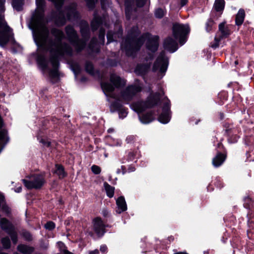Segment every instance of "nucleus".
<instances>
[{
    "label": "nucleus",
    "mask_w": 254,
    "mask_h": 254,
    "mask_svg": "<svg viewBox=\"0 0 254 254\" xmlns=\"http://www.w3.org/2000/svg\"><path fill=\"white\" fill-rule=\"evenodd\" d=\"M146 2V0H135V5L137 8L143 7Z\"/></svg>",
    "instance_id": "obj_61"
},
{
    "label": "nucleus",
    "mask_w": 254,
    "mask_h": 254,
    "mask_svg": "<svg viewBox=\"0 0 254 254\" xmlns=\"http://www.w3.org/2000/svg\"><path fill=\"white\" fill-rule=\"evenodd\" d=\"M158 121L163 124L168 123L171 120L170 113L162 112L158 117Z\"/></svg>",
    "instance_id": "obj_31"
},
{
    "label": "nucleus",
    "mask_w": 254,
    "mask_h": 254,
    "mask_svg": "<svg viewBox=\"0 0 254 254\" xmlns=\"http://www.w3.org/2000/svg\"><path fill=\"white\" fill-rule=\"evenodd\" d=\"M127 108L123 106L119 101L112 102L110 105V111L112 113L118 112L119 117L124 119L128 113Z\"/></svg>",
    "instance_id": "obj_12"
},
{
    "label": "nucleus",
    "mask_w": 254,
    "mask_h": 254,
    "mask_svg": "<svg viewBox=\"0 0 254 254\" xmlns=\"http://www.w3.org/2000/svg\"><path fill=\"white\" fill-rule=\"evenodd\" d=\"M0 226L6 233L15 228L13 224L7 218H2L0 220Z\"/></svg>",
    "instance_id": "obj_22"
},
{
    "label": "nucleus",
    "mask_w": 254,
    "mask_h": 254,
    "mask_svg": "<svg viewBox=\"0 0 254 254\" xmlns=\"http://www.w3.org/2000/svg\"><path fill=\"white\" fill-rule=\"evenodd\" d=\"M55 168L56 169L53 171V173L57 174L60 179H63L67 176V174L65 172L63 165L57 163L55 164Z\"/></svg>",
    "instance_id": "obj_26"
},
{
    "label": "nucleus",
    "mask_w": 254,
    "mask_h": 254,
    "mask_svg": "<svg viewBox=\"0 0 254 254\" xmlns=\"http://www.w3.org/2000/svg\"><path fill=\"white\" fill-rule=\"evenodd\" d=\"M118 63V61L115 59H108L107 60V64L111 67H116Z\"/></svg>",
    "instance_id": "obj_53"
},
{
    "label": "nucleus",
    "mask_w": 254,
    "mask_h": 254,
    "mask_svg": "<svg viewBox=\"0 0 254 254\" xmlns=\"http://www.w3.org/2000/svg\"><path fill=\"white\" fill-rule=\"evenodd\" d=\"M244 207L247 209H251L253 208L254 203V199L250 195L245 196L243 199Z\"/></svg>",
    "instance_id": "obj_32"
},
{
    "label": "nucleus",
    "mask_w": 254,
    "mask_h": 254,
    "mask_svg": "<svg viewBox=\"0 0 254 254\" xmlns=\"http://www.w3.org/2000/svg\"><path fill=\"white\" fill-rule=\"evenodd\" d=\"M55 120H50L48 118L43 119L41 121V127L37 132L38 139L41 137H53V132L56 131L58 126L55 123Z\"/></svg>",
    "instance_id": "obj_5"
},
{
    "label": "nucleus",
    "mask_w": 254,
    "mask_h": 254,
    "mask_svg": "<svg viewBox=\"0 0 254 254\" xmlns=\"http://www.w3.org/2000/svg\"><path fill=\"white\" fill-rule=\"evenodd\" d=\"M246 161L251 162L254 161V153L248 151L246 152Z\"/></svg>",
    "instance_id": "obj_59"
},
{
    "label": "nucleus",
    "mask_w": 254,
    "mask_h": 254,
    "mask_svg": "<svg viewBox=\"0 0 254 254\" xmlns=\"http://www.w3.org/2000/svg\"><path fill=\"white\" fill-rule=\"evenodd\" d=\"M141 91L142 88L138 85H129L121 93V96L125 100L129 101L137 93Z\"/></svg>",
    "instance_id": "obj_9"
},
{
    "label": "nucleus",
    "mask_w": 254,
    "mask_h": 254,
    "mask_svg": "<svg viewBox=\"0 0 254 254\" xmlns=\"http://www.w3.org/2000/svg\"><path fill=\"white\" fill-rule=\"evenodd\" d=\"M161 94L158 92L151 91L146 100L136 104L139 112H143L147 109H152L161 104Z\"/></svg>",
    "instance_id": "obj_3"
},
{
    "label": "nucleus",
    "mask_w": 254,
    "mask_h": 254,
    "mask_svg": "<svg viewBox=\"0 0 254 254\" xmlns=\"http://www.w3.org/2000/svg\"><path fill=\"white\" fill-rule=\"evenodd\" d=\"M151 67V63H143L138 64L135 68L136 73L141 76L147 74Z\"/></svg>",
    "instance_id": "obj_20"
},
{
    "label": "nucleus",
    "mask_w": 254,
    "mask_h": 254,
    "mask_svg": "<svg viewBox=\"0 0 254 254\" xmlns=\"http://www.w3.org/2000/svg\"><path fill=\"white\" fill-rule=\"evenodd\" d=\"M168 64L169 60L165 52L161 51L153 64L152 71L155 72L159 70V72L164 75L167 70Z\"/></svg>",
    "instance_id": "obj_8"
},
{
    "label": "nucleus",
    "mask_w": 254,
    "mask_h": 254,
    "mask_svg": "<svg viewBox=\"0 0 254 254\" xmlns=\"http://www.w3.org/2000/svg\"><path fill=\"white\" fill-rule=\"evenodd\" d=\"M140 121L143 124H148L155 120V112L149 111L146 113L139 115Z\"/></svg>",
    "instance_id": "obj_18"
},
{
    "label": "nucleus",
    "mask_w": 254,
    "mask_h": 254,
    "mask_svg": "<svg viewBox=\"0 0 254 254\" xmlns=\"http://www.w3.org/2000/svg\"><path fill=\"white\" fill-rule=\"evenodd\" d=\"M240 136L237 134H232L227 137V140L229 143H237Z\"/></svg>",
    "instance_id": "obj_48"
},
{
    "label": "nucleus",
    "mask_w": 254,
    "mask_h": 254,
    "mask_svg": "<svg viewBox=\"0 0 254 254\" xmlns=\"http://www.w3.org/2000/svg\"><path fill=\"white\" fill-rule=\"evenodd\" d=\"M42 33L43 35L38 40L34 38V40L41 51L49 52L50 57L48 60L44 54H38L36 58L37 64L43 71L49 70V76L51 78H59L60 75V60L65 55L71 56L72 49L67 43H62V40L65 37L62 30L56 28L51 29V33L55 39H49L48 46L46 42L49 38L50 31L45 25L42 27Z\"/></svg>",
    "instance_id": "obj_1"
},
{
    "label": "nucleus",
    "mask_w": 254,
    "mask_h": 254,
    "mask_svg": "<svg viewBox=\"0 0 254 254\" xmlns=\"http://www.w3.org/2000/svg\"><path fill=\"white\" fill-rule=\"evenodd\" d=\"M0 208H1L2 211L5 213L9 214L10 213V208L5 203L2 204Z\"/></svg>",
    "instance_id": "obj_64"
},
{
    "label": "nucleus",
    "mask_w": 254,
    "mask_h": 254,
    "mask_svg": "<svg viewBox=\"0 0 254 254\" xmlns=\"http://www.w3.org/2000/svg\"><path fill=\"white\" fill-rule=\"evenodd\" d=\"M225 4L224 0H215L214 7L216 11L222 12L224 9Z\"/></svg>",
    "instance_id": "obj_35"
},
{
    "label": "nucleus",
    "mask_w": 254,
    "mask_h": 254,
    "mask_svg": "<svg viewBox=\"0 0 254 254\" xmlns=\"http://www.w3.org/2000/svg\"><path fill=\"white\" fill-rule=\"evenodd\" d=\"M245 17V11L244 9L241 8L239 10L235 17V24L238 26L242 25Z\"/></svg>",
    "instance_id": "obj_28"
},
{
    "label": "nucleus",
    "mask_w": 254,
    "mask_h": 254,
    "mask_svg": "<svg viewBox=\"0 0 254 254\" xmlns=\"http://www.w3.org/2000/svg\"><path fill=\"white\" fill-rule=\"evenodd\" d=\"M1 243L4 249H9L11 247V242L8 237H5L1 239Z\"/></svg>",
    "instance_id": "obj_42"
},
{
    "label": "nucleus",
    "mask_w": 254,
    "mask_h": 254,
    "mask_svg": "<svg viewBox=\"0 0 254 254\" xmlns=\"http://www.w3.org/2000/svg\"><path fill=\"white\" fill-rule=\"evenodd\" d=\"M165 14L164 10L160 7L156 8L154 11L155 17L158 19L162 18L164 16Z\"/></svg>",
    "instance_id": "obj_44"
},
{
    "label": "nucleus",
    "mask_w": 254,
    "mask_h": 254,
    "mask_svg": "<svg viewBox=\"0 0 254 254\" xmlns=\"http://www.w3.org/2000/svg\"><path fill=\"white\" fill-rule=\"evenodd\" d=\"M71 70L73 71L75 75H78L80 73L81 68L80 64L77 62L72 63L70 64Z\"/></svg>",
    "instance_id": "obj_39"
},
{
    "label": "nucleus",
    "mask_w": 254,
    "mask_h": 254,
    "mask_svg": "<svg viewBox=\"0 0 254 254\" xmlns=\"http://www.w3.org/2000/svg\"><path fill=\"white\" fill-rule=\"evenodd\" d=\"M167 101L165 102L162 107V112L164 113H171V102L167 98Z\"/></svg>",
    "instance_id": "obj_45"
},
{
    "label": "nucleus",
    "mask_w": 254,
    "mask_h": 254,
    "mask_svg": "<svg viewBox=\"0 0 254 254\" xmlns=\"http://www.w3.org/2000/svg\"><path fill=\"white\" fill-rule=\"evenodd\" d=\"M102 214L104 216V218H106V219L104 220V222L106 223L108 221V219H109V221L111 222L113 221V219L112 218V215L109 213V211L107 209H103L102 211Z\"/></svg>",
    "instance_id": "obj_43"
},
{
    "label": "nucleus",
    "mask_w": 254,
    "mask_h": 254,
    "mask_svg": "<svg viewBox=\"0 0 254 254\" xmlns=\"http://www.w3.org/2000/svg\"><path fill=\"white\" fill-rule=\"evenodd\" d=\"M116 204L118 206V213L120 214L127 210V205L124 196H120L117 198Z\"/></svg>",
    "instance_id": "obj_23"
},
{
    "label": "nucleus",
    "mask_w": 254,
    "mask_h": 254,
    "mask_svg": "<svg viewBox=\"0 0 254 254\" xmlns=\"http://www.w3.org/2000/svg\"><path fill=\"white\" fill-rule=\"evenodd\" d=\"M10 31H7V29H4L3 31H0V46L2 47H5L10 39H12V42L13 44L16 42L13 37V34L11 35L8 34Z\"/></svg>",
    "instance_id": "obj_16"
},
{
    "label": "nucleus",
    "mask_w": 254,
    "mask_h": 254,
    "mask_svg": "<svg viewBox=\"0 0 254 254\" xmlns=\"http://www.w3.org/2000/svg\"><path fill=\"white\" fill-rule=\"evenodd\" d=\"M57 246L59 249V250L61 252L64 253V250H67V247L65 245L62 241H59L57 243Z\"/></svg>",
    "instance_id": "obj_58"
},
{
    "label": "nucleus",
    "mask_w": 254,
    "mask_h": 254,
    "mask_svg": "<svg viewBox=\"0 0 254 254\" xmlns=\"http://www.w3.org/2000/svg\"><path fill=\"white\" fill-rule=\"evenodd\" d=\"M91 171L95 175H99L101 172V168L96 165H93L91 168Z\"/></svg>",
    "instance_id": "obj_56"
},
{
    "label": "nucleus",
    "mask_w": 254,
    "mask_h": 254,
    "mask_svg": "<svg viewBox=\"0 0 254 254\" xmlns=\"http://www.w3.org/2000/svg\"><path fill=\"white\" fill-rule=\"evenodd\" d=\"M144 44L142 35L139 37L138 39H125L124 44V49L127 56L134 57L140 51Z\"/></svg>",
    "instance_id": "obj_6"
},
{
    "label": "nucleus",
    "mask_w": 254,
    "mask_h": 254,
    "mask_svg": "<svg viewBox=\"0 0 254 254\" xmlns=\"http://www.w3.org/2000/svg\"><path fill=\"white\" fill-rule=\"evenodd\" d=\"M211 183H213V185H214L216 188L221 189L223 187V183L222 181L219 178H216L214 181L213 182H212Z\"/></svg>",
    "instance_id": "obj_55"
},
{
    "label": "nucleus",
    "mask_w": 254,
    "mask_h": 254,
    "mask_svg": "<svg viewBox=\"0 0 254 254\" xmlns=\"http://www.w3.org/2000/svg\"><path fill=\"white\" fill-rule=\"evenodd\" d=\"M24 3V0H12L11 2L13 8L17 11H21L23 10Z\"/></svg>",
    "instance_id": "obj_30"
},
{
    "label": "nucleus",
    "mask_w": 254,
    "mask_h": 254,
    "mask_svg": "<svg viewBox=\"0 0 254 254\" xmlns=\"http://www.w3.org/2000/svg\"><path fill=\"white\" fill-rule=\"evenodd\" d=\"M218 150V151H221V152H225V151H227V149H226V148L224 147V146L223 145V144H222V143L221 142V141H220V142H219L217 145V148H216V151Z\"/></svg>",
    "instance_id": "obj_63"
},
{
    "label": "nucleus",
    "mask_w": 254,
    "mask_h": 254,
    "mask_svg": "<svg viewBox=\"0 0 254 254\" xmlns=\"http://www.w3.org/2000/svg\"><path fill=\"white\" fill-rule=\"evenodd\" d=\"M17 250L22 254H32L34 253L35 248L29 245L20 244L17 246Z\"/></svg>",
    "instance_id": "obj_25"
},
{
    "label": "nucleus",
    "mask_w": 254,
    "mask_h": 254,
    "mask_svg": "<svg viewBox=\"0 0 254 254\" xmlns=\"http://www.w3.org/2000/svg\"><path fill=\"white\" fill-rule=\"evenodd\" d=\"M85 70L88 74L94 75L95 68L93 64L90 61H86L85 63Z\"/></svg>",
    "instance_id": "obj_33"
},
{
    "label": "nucleus",
    "mask_w": 254,
    "mask_h": 254,
    "mask_svg": "<svg viewBox=\"0 0 254 254\" xmlns=\"http://www.w3.org/2000/svg\"><path fill=\"white\" fill-rule=\"evenodd\" d=\"M115 36V33L111 30H109L107 33V44H110L115 40L114 39V36Z\"/></svg>",
    "instance_id": "obj_47"
},
{
    "label": "nucleus",
    "mask_w": 254,
    "mask_h": 254,
    "mask_svg": "<svg viewBox=\"0 0 254 254\" xmlns=\"http://www.w3.org/2000/svg\"><path fill=\"white\" fill-rule=\"evenodd\" d=\"M110 81L114 87L117 88H123L126 84V81L125 80L114 73L111 74L110 76Z\"/></svg>",
    "instance_id": "obj_19"
},
{
    "label": "nucleus",
    "mask_w": 254,
    "mask_h": 254,
    "mask_svg": "<svg viewBox=\"0 0 254 254\" xmlns=\"http://www.w3.org/2000/svg\"><path fill=\"white\" fill-rule=\"evenodd\" d=\"M136 137L135 135H128L127 137L126 141L127 143H133L136 140Z\"/></svg>",
    "instance_id": "obj_62"
},
{
    "label": "nucleus",
    "mask_w": 254,
    "mask_h": 254,
    "mask_svg": "<svg viewBox=\"0 0 254 254\" xmlns=\"http://www.w3.org/2000/svg\"><path fill=\"white\" fill-rule=\"evenodd\" d=\"M106 31L105 29L101 27L99 29V34H98V39L99 40V44L101 45H104L105 44V36Z\"/></svg>",
    "instance_id": "obj_41"
},
{
    "label": "nucleus",
    "mask_w": 254,
    "mask_h": 254,
    "mask_svg": "<svg viewBox=\"0 0 254 254\" xmlns=\"http://www.w3.org/2000/svg\"><path fill=\"white\" fill-rule=\"evenodd\" d=\"M7 234L10 236L12 243L16 245L18 242V235L15 229L14 228L12 230L8 232Z\"/></svg>",
    "instance_id": "obj_40"
},
{
    "label": "nucleus",
    "mask_w": 254,
    "mask_h": 254,
    "mask_svg": "<svg viewBox=\"0 0 254 254\" xmlns=\"http://www.w3.org/2000/svg\"><path fill=\"white\" fill-rule=\"evenodd\" d=\"M45 10L36 9L32 14L31 19V25L29 27L31 29L42 25L45 19Z\"/></svg>",
    "instance_id": "obj_10"
},
{
    "label": "nucleus",
    "mask_w": 254,
    "mask_h": 254,
    "mask_svg": "<svg viewBox=\"0 0 254 254\" xmlns=\"http://www.w3.org/2000/svg\"><path fill=\"white\" fill-rule=\"evenodd\" d=\"M172 35L174 39L178 40L181 46L184 45L188 40L190 28L188 25H184L178 22L173 23Z\"/></svg>",
    "instance_id": "obj_4"
},
{
    "label": "nucleus",
    "mask_w": 254,
    "mask_h": 254,
    "mask_svg": "<svg viewBox=\"0 0 254 254\" xmlns=\"http://www.w3.org/2000/svg\"><path fill=\"white\" fill-rule=\"evenodd\" d=\"M115 33V37L120 38L122 37L123 35V29L121 25L119 26L118 29L117 31L114 32Z\"/></svg>",
    "instance_id": "obj_57"
},
{
    "label": "nucleus",
    "mask_w": 254,
    "mask_h": 254,
    "mask_svg": "<svg viewBox=\"0 0 254 254\" xmlns=\"http://www.w3.org/2000/svg\"><path fill=\"white\" fill-rule=\"evenodd\" d=\"M86 2L87 7L90 10H93L95 8L96 3L98 0H84Z\"/></svg>",
    "instance_id": "obj_46"
},
{
    "label": "nucleus",
    "mask_w": 254,
    "mask_h": 254,
    "mask_svg": "<svg viewBox=\"0 0 254 254\" xmlns=\"http://www.w3.org/2000/svg\"><path fill=\"white\" fill-rule=\"evenodd\" d=\"M218 98L223 102L228 100V93L227 91H222L218 94Z\"/></svg>",
    "instance_id": "obj_54"
},
{
    "label": "nucleus",
    "mask_w": 254,
    "mask_h": 254,
    "mask_svg": "<svg viewBox=\"0 0 254 254\" xmlns=\"http://www.w3.org/2000/svg\"><path fill=\"white\" fill-rule=\"evenodd\" d=\"M144 43H145L146 50L153 53H155L159 46V37L158 35H152L149 32H145L142 34Z\"/></svg>",
    "instance_id": "obj_7"
},
{
    "label": "nucleus",
    "mask_w": 254,
    "mask_h": 254,
    "mask_svg": "<svg viewBox=\"0 0 254 254\" xmlns=\"http://www.w3.org/2000/svg\"><path fill=\"white\" fill-rule=\"evenodd\" d=\"M47 137H40V139H38L39 142L42 143L44 145L46 146L47 147H49L51 145V143L50 141H46L44 138H47Z\"/></svg>",
    "instance_id": "obj_60"
},
{
    "label": "nucleus",
    "mask_w": 254,
    "mask_h": 254,
    "mask_svg": "<svg viewBox=\"0 0 254 254\" xmlns=\"http://www.w3.org/2000/svg\"><path fill=\"white\" fill-rule=\"evenodd\" d=\"M44 227L46 230L52 231L56 228V224L53 221H49L45 224Z\"/></svg>",
    "instance_id": "obj_49"
},
{
    "label": "nucleus",
    "mask_w": 254,
    "mask_h": 254,
    "mask_svg": "<svg viewBox=\"0 0 254 254\" xmlns=\"http://www.w3.org/2000/svg\"><path fill=\"white\" fill-rule=\"evenodd\" d=\"M58 11V14L55 12L52 13L51 19L54 20L55 24L57 26H63L65 24L66 21L64 12L63 9Z\"/></svg>",
    "instance_id": "obj_14"
},
{
    "label": "nucleus",
    "mask_w": 254,
    "mask_h": 254,
    "mask_svg": "<svg viewBox=\"0 0 254 254\" xmlns=\"http://www.w3.org/2000/svg\"><path fill=\"white\" fill-rule=\"evenodd\" d=\"M103 22V18L100 15L95 13L94 17L91 22V28L93 32H95L101 26Z\"/></svg>",
    "instance_id": "obj_21"
},
{
    "label": "nucleus",
    "mask_w": 254,
    "mask_h": 254,
    "mask_svg": "<svg viewBox=\"0 0 254 254\" xmlns=\"http://www.w3.org/2000/svg\"><path fill=\"white\" fill-rule=\"evenodd\" d=\"M105 222L100 217L93 219V230L98 237H103L107 230L105 229Z\"/></svg>",
    "instance_id": "obj_11"
},
{
    "label": "nucleus",
    "mask_w": 254,
    "mask_h": 254,
    "mask_svg": "<svg viewBox=\"0 0 254 254\" xmlns=\"http://www.w3.org/2000/svg\"><path fill=\"white\" fill-rule=\"evenodd\" d=\"M104 187L107 196L109 198L113 197L115 193V188L110 186L107 182L104 183Z\"/></svg>",
    "instance_id": "obj_34"
},
{
    "label": "nucleus",
    "mask_w": 254,
    "mask_h": 254,
    "mask_svg": "<svg viewBox=\"0 0 254 254\" xmlns=\"http://www.w3.org/2000/svg\"><path fill=\"white\" fill-rule=\"evenodd\" d=\"M216 23L212 17L208 19L205 23V30L207 32H210L216 28Z\"/></svg>",
    "instance_id": "obj_37"
},
{
    "label": "nucleus",
    "mask_w": 254,
    "mask_h": 254,
    "mask_svg": "<svg viewBox=\"0 0 254 254\" xmlns=\"http://www.w3.org/2000/svg\"><path fill=\"white\" fill-rule=\"evenodd\" d=\"M140 33V31L137 28H132L128 35L127 36L126 39H133V40H136L138 39L139 38V35Z\"/></svg>",
    "instance_id": "obj_29"
},
{
    "label": "nucleus",
    "mask_w": 254,
    "mask_h": 254,
    "mask_svg": "<svg viewBox=\"0 0 254 254\" xmlns=\"http://www.w3.org/2000/svg\"><path fill=\"white\" fill-rule=\"evenodd\" d=\"M80 29L81 35L84 41L79 39L77 32L72 25H67L65 27V32L68 40L75 46L77 52H81L84 48L86 42L90 37V32L87 22L84 21L82 23Z\"/></svg>",
    "instance_id": "obj_2"
},
{
    "label": "nucleus",
    "mask_w": 254,
    "mask_h": 254,
    "mask_svg": "<svg viewBox=\"0 0 254 254\" xmlns=\"http://www.w3.org/2000/svg\"><path fill=\"white\" fill-rule=\"evenodd\" d=\"M98 44H99V42H98L97 38L95 37H93L92 38V39L90 40V43L89 45V48L93 50L98 45Z\"/></svg>",
    "instance_id": "obj_52"
},
{
    "label": "nucleus",
    "mask_w": 254,
    "mask_h": 254,
    "mask_svg": "<svg viewBox=\"0 0 254 254\" xmlns=\"http://www.w3.org/2000/svg\"><path fill=\"white\" fill-rule=\"evenodd\" d=\"M225 22H223L221 23L219 25V31L221 33L220 39L227 38L231 34L230 30L229 29L228 27L225 26Z\"/></svg>",
    "instance_id": "obj_27"
},
{
    "label": "nucleus",
    "mask_w": 254,
    "mask_h": 254,
    "mask_svg": "<svg viewBox=\"0 0 254 254\" xmlns=\"http://www.w3.org/2000/svg\"><path fill=\"white\" fill-rule=\"evenodd\" d=\"M36 4L37 9L45 10L44 8L45 6V0H36Z\"/></svg>",
    "instance_id": "obj_51"
},
{
    "label": "nucleus",
    "mask_w": 254,
    "mask_h": 254,
    "mask_svg": "<svg viewBox=\"0 0 254 254\" xmlns=\"http://www.w3.org/2000/svg\"><path fill=\"white\" fill-rule=\"evenodd\" d=\"M135 0H125V13L126 19L130 20L133 11L137 10L136 7H134Z\"/></svg>",
    "instance_id": "obj_17"
},
{
    "label": "nucleus",
    "mask_w": 254,
    "mask_h": 254,
    "mask_svg": "<svg viewBox=\"0 0 254 254\" xmlns=\"http://www.w3.org/2000/svg\"><path fill=\"white\" fill-rule=\"evenodd\" d=\"M227 157V151L221 152L217 150L215 156L212 160V164L215 168L220 167L224 163Z\"/></svg>",
    "instance_id": "obj_13"
},
{
    "label": "nucleus",
    "mask_w": 254,
    "mask_h": 254,
    "mask_svg": "<svg viewBox=\"0 0 254 254\" xmlns=\"http://www.w3.org/2000/svg\"><path fill=\"white\" fill-rule=\"evenodd\" d=\"M175 39L171 37H167L163 42V48L170 53L176 52L178 49V45Z\"/></svg>",
    "instance_id": "obj_15"
},
{
    "label": "nucleus",
    "mask_w": 254,
    "mask_h": 254,
    "mask_svg": "<svg viewBox=\"0 0 254 254\" xmlns=\"http://www.w3.org/2000/svg\"><path fill=\"white\" fill-rule=\"evenodd\" d=\"M20 234L26 241L31 242L33 240L32 235L29 231L26 229H22Z\"/></svg>",
    "instance_id": "obj_38"
},
{
    "label": "nucleus",
    "mask_w": 254,
    "mask_h": 254,
    "mask_svg": "<svg viewBox=\"0 0 254 254\" xmlns=\"http://www.w3.org/2000/svg\"><path fill=\"white\" fill-rule=\"evenodd\" d=\"M101 86L102 90L104 91H106L108 93L113 92L115 90L114 85L111 83L107 82H102L101 83Z\"/></svg>",
    "instance_id": "obj_36"
},
{
    "label": "nucleus",
    "mask_w": 254,
    "mask_h": 254,
    "mask_svg": "<svg viewBox=\"0 0 254 254\" xmlns=\"http://www.w3.org/2000/svg\"><path fill=\"white\" fill-rule=\"evenodd\" d=\"M33 181L34 189L36 190L40 189L45 183L44 177L40 174H36L33 176Z\"/></svg>",
    "instance_id": "obj_24"
},
{
    "label": "nucleus",
    "mask_w": 254,
    "mask_h": 254,
    "mask_svg": "<svg viewBox=\"0 0 254 254\" xmlns=\"http://www.w3.org/2000/svg\"><path fill=\"white\" fill-rule=\"evenodd\" d=\"M22 182L24 185L25 187L28 190H32L34 189L33 181H29L26 179H23Z\"/></svg>",
    "instance_id": "obj_50"
}]
</instances>
